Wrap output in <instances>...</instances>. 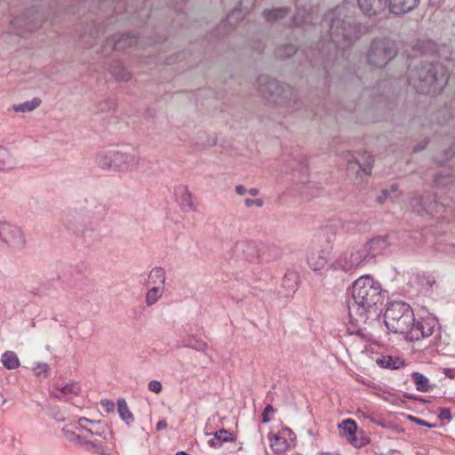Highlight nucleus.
Returning <instances> with one entry per match:
<instances>
[{
  "label": "nucleus",
  "mask_w": 455,
  "mask_h": 455,
  "mask_svg": "<svg viewBox=\"0 0 455 455\" xmlns=\"http://www.w3.org/2000/svg\"><path fill=\"white\" fill-rule=\"evenodd\" d=\"M112 74L119 81H128L131 78L130 72L121 63L113 67Z\"/></svg>",
  "instance_id": "36"
},
{
  "label": "nucleus",
  "mask_w": 455,
  "mask_h": 455,
  "mask_svg": "<svg viewBox=\"0 0 455 455\" xmlns=\"http://www.w3.org/2000/svg\"><path fill=\"white\" fill-rule=\"evenodd\" d=\"M140 158L138 156L116 151L114 160V171L132 172L138 168Z\"/></svg>",
  "instance_id": "9"
},
{
  "label": "nucleus",
  "mask_w": 455,
  "mask_h": 455,
  "mask_svg": "<svg viewBox=\"0 0 455 455\" xmlns=\"http://www.w3.org/2000/svg\"><path fill=\"white\" fill-rule=\"evenodd\" d=\"M447 82V68L439 62L420 60L408 68V83L419 93L440 92Z\"/></svg>",
  "instance_id": "4"
},
{
  "label": "nucleus",
  "mask_w": 455,
  "mask_h": 455,
  "mask_svg": "<svg viewBox=\"0 0 455 455\" xmlns=\"http://www.w3.org/2000/svg\"><path fill=\"white\" fill-rule=\"evenodd\" d=\"M63 435L69 443H71L76 448H82L85 436L77 435L74 431L63 428L62 430Z\"/></svg>",
  "instance_id": "29"
},
{
  "label": "nucleus",
  "mask_w": 455,
  "mask_h": 455,
  "mask_svg": "<svg viewBox=\"0 0 455 455\" xmlns=\"http://www.w3.org/2000/svg\"><path fill=\"white\" fill-rule=\"evenodd\" d=\"M242 17V12L238 9H234L228 15V18H227V21L231 24V25H234L235 22H234V20H238Z\"/></svg>",
  "instance_id": "44"
},
{
  "label": "nucleus",
  "mask_w": 455,
  "mask_h": 455,
  "mask_svg": "<svg viewBox=\"0 0 455 455\" xmlns=\"http://www.w3.org/2000/svg\"><path fill=\"white\" fill-rule=\"evenodd\" d=\"M288 13L287 8H275L273 10H265L263 16L267 21H275L285 17Z\"/></svg>",
  "instance_id": "34"
},
{
  "label": "nucleus",
  "mask_w": 455,
  "mask_h": 455,
  "mask_svg": "<svg viewBox=\"0 0 455 455\" xmlns=\"http://www.w3.org/2000/svg\"><path fill=\"white\" fill-rule=\"evenodd\" d=\"M88 452H92L99 455H110V448L99 440H91L85 437L83 446Z\"/></svg>",
  "instance_id": "19"
},
{
  "label": "nucleus",
  "mask_w": 455,
  "mask_h": 455,
  "mask_svg": "<svg viewBox=\"0 0 455 455\" xmlns=\"http://www.w3.org/2000/svg\"><path fill=\"white\" fill-rule=\"evenodd\" d=\"M73 219L74 221H72V220H68V228L74 231L75 233L81 234L84 236V238H86L88 236L87 230L85 228H82V225L81 223L78 222L76 217L74 216Z\"/></svg>",
  "instance_id": "39"
},
{
  "label": "nucleus",
  "mask_w": 455,
  "mask_h": 455,
  "mask_svg": "<svg viewBox=\"0 0 455 455\" xmlns=\"http://www.w3.org/2000/svg\"><path fill=\"white\" fill-rule=\"evenodd\" d=\"M412 380L416 385V389L419 392H428L431 389L429 379L422 373L414 371L411 374Z\"/></svg>",
  "instance_id": "25"
},
{
  "label": "nucleus",
  "mask_w": 455,
  "mask_h": 455,
  "mask_svg": "<svg viewBox=\"0 0 455 455\" xmlns=\"http://www.w3.org/2000/svg\"><path fill=\"white\" fill-rule=\"evenodd\" d=\"M6 403V400L5 399H3L2 400V404H4Z\"/></svg>",
  "instance_id": "63"
},
{
  "label": "nucleus",
  "mask_w": 455,
  "mask_h": 455,
  "mask_svg": "<svg viewBox=\"0 0 455 455\" xmlns=\"http://www.w3.org/2000/svg\"><path fill=\"white\" fill-rule=\"evenodd\" d=\"M0 239L16 248H22L26 243L22 230L8 222L0 223Z\"/></svg>",
  "instance_id": "8"
},
{
  "label": "nucleus",
  "mask_w": 455,
  "mask_h": 455,
  "mask_svg": "<svg viewBox=\"0 0 455 455\" xmlns=\"http://www.w3.org/2000/svg\"><path fill=\"white\" fill-rule=\"evenodd\" d=\"M81 392V387L76 382H72L62 387H57L52 395L59 400H68Z\"/></svg>",
  "instance_id": "17"
},
{
  "label": "nucleus",
  "mask_w": 455,
  "mask_h": 455,
  "mask_svg": "<svg viewBox=\"0 0 455 455\" xmlns=\"http://www.w3.org/2000/svg\"><path fill=\"white\" fill-rule=\"evenodd\" d=\"M166 274L163 267L153 268L148 275V282L156 286H164Z\"/></svg>",
  "instance_id": "24"
},
{
  "label": "nucleus",
  "mask_w": 455,
  "mask_h": 455,
  "mask_svg": "<svg viewBox=\"0 0 455 455\" xmlns=\"http://www.w3.org/2000/svg\"><path fill=\"white\" fill-rule=\"evenodd\" d=\"M116 151L101 152L97 156V164L103 170L114 171V160Z\"/></svg>",
  "instance_id": "22"
},
{
  "label": "nucleus",
  "mask_w": 455,
  "mask_h": 455,
  "mask_svg": "<svg viewBox=\"0 0 455 455\" xmlns=\"http://www.w3.org/2000/svg\"><path fill=\"white\" fill-rule=\"evenodd\" d=\"M164 292V286H154L146 295V304L152 306L163 296Z\"/></svg>",
  "instance_id": "32"
},
{
  "label": "nucleus",
  "mask_w": 455,
  "mask_h": 455,
  "mask_svg": "<svg viewBox=\"0 0 455 455\" xmlns=\"http://www.w3.org/2000/svg\"><path fill=\"white\" fill-rule=\"evenodd\" d=\"M384 321L390 331L403 334L411 341L426 339L431 335H435V339L441 337L436 318L427 316L416 322L412 308L403 301H393L388 304L384 314Z\"/></svg>",
  "instance_id": "1"
},
{
  "label": "nucleus",
  "mask_w": 455,
  "mask_h": 455,
  "mask_svg": "<svg viewBox=\"0 0 455 455\" xmlns=\"http://www.w3.org/2000/svg\"><path fill=\"white\" fill-rule=\"evenodd\" d=\"M235 190L239 196H244L247 194V189L243 185L235 186Z\"/></svg>",
  "instance_id": "51"
},
{
  "label": "nucleus",
  "mask_w": 455,
  "mask_h": 455,
  "mask_svg": "<svg viewBox=\"0 0 455 455\" xmlns=\"http://www.w3.org/2000/svg\"><path fill=\"white\" fill-rule=\"evenodd\" d=\"M91 36H92L93 40L95 39V36H93V33H91Z\"/></svg>",
  "instance_id": "64"
},
{
  "label": "nucleus",
  "mask_w": 455,
  "mask_h": 455,
  "mask_svg": "<svg viewBox=\"0 0 455 455\" xmlns=\"http://www.w3.org/2000/svg\"><path fill=\"white\" fill-rule=\"evenodd\" d=\"M376 363L381 368L398 370L403 366V361L398 356L382 355L376 359Z\"/></svg>",
  "instance_id": "21"
},
{
  "label": "nucleus",
  "mask_w": 455,
  "mask_h": 455,
  "mask_svg": "<svg viewBox=\"0 0 455 455\" xmlns=\"http://www.w3.org/2000/svg\"><path fill=\"white\" fill-rule=\"evenodd\" d=\"M259 92L270 102L275 104L294 107L296 104V93L291 87L282 84L277 80L267 76H261L258 79Z\"/></svg>",
  "instance_id": "5"
},
{
  "label": "nucleus",
  "mask_w": 455,
  "mask_h": 455,
  "mask_svg": "<svg viewBox=\"0 0 455 455\" xmlns=\"http://www.w3.org/2000/svg\"><path fill=\"white\" fill-rule=\"evenodd\" d=\"M419 0H387V8L390 13L402 15L414 10Z\"/></svg>",
  "instance_id": "12"
},
{
  "label": "nucleus",
  "mask_w": 455,
  "mask_h": 455,
  "mask_svg": "<svg viewBox=\"0 0 455 455\" xmlns=\"http://www.w3.org/2000/svg\"><path fill=\"white\" fill-rule=\"evenodd\" d=\"M273 411H274V408H273V406H272V405L267 404V405L265 407V409H264V411H263V412H262V414H261V417H262V422H263V423H267V422H269V421H270L269 413H270V412H273Z\"/></svg>",
  "instance_id": "48"
},
{
  "label": "nucleus",
  "mask_w": 455,
  "mask_h": 455,
  "mask_svg": "<svg viewBox=\"0 0 455 455\" xmlns=\"http://www.w3.org/2000/svg\"><path fill=\"white\" fill-rule=\"evenodd\" d=\"M96 36H99V30L98 29H95V32Z\"/></svg>",
  "instance_id": "62"
},
{
  "label": "nucleus",
  "mask_w": 455,
  "mask_h": 455,
  "mask_svg": "<svg viewBox=\"0 0 455 455\" xmlns=\"http://www.w3.org/2000/svg\"><path fill=\"white\" fill-rule=\"evenodd\" d=\"M339 428L340 435L346 437L352 445L355 447L362 445V443L356 438L357 426L355 420L351 419H345L339 425Z\"/></svg>",
  "instance_id": "13"
},
{
  "label": "nucleus",
  "mask_w": 455,
  "mask_h": 455,
  "mask_svg": "<svg viewBox=\"0 0 455 455\" xmlns=\"http://www.w3.org/2000/svg\"><path fill=\"white\" fill-rule=\"evenodd\" d=\"M216 434L218 436H220V443H228V442H233L234 441V435L231 432L221 428L219 431H216Z\"/></svg>",
  "instance_id": "41"
},
{
  "label": "nucleus",
  "mask_w": 455,
  "mask_h": 455,
  "mask_svg": "<svg viewBox=\"0 0 455 455\" xmlns=\"http://www.w3.org/2000/svg\"><path fill=\"white\" fill-rule=\"evenodd\" d=\"M259 191L256 188H251L250 189H247V194L251 196H256L259 195Z\"/></svg>",
  "instance_id": "56"
},
{
  "label": "nucleus",
  "mask_w": 455,
  "mask_h": 455,
  "mask_svg": "<svg viewBox=\"0 0 455 455\" xmlns=\"http://www.w3.org/2000/svg\"><path fill=\"white\" fill-rule=\"evenodd\" d=\"M175 455H188V454L186 451H180L176 452Z\"/></svg>",
  "instance_id": "60"
},
{
  "label": "nucleus",
  "mask_w": 455,
  "mask_h": 455,
  "mask_svg": "<svg viewBox=\"0 0 455 455\" xmlns=\"http://www.w3.org/2000/svg\"><path fill=\"white\" fill-rule=\"evenodd\" d=\"M445 155L447 156V158H451L453 156H455V144L452 145L447 151H445Z\"/></svg>",
  "instance_id": "55"
},
{
  "label": "nucleus",
  "mask_w": 455,
  "mask_h": 455,
  "mask_svg": "<svg viewBox=\"0 0 455 455\" xmlns=\"http://www.w3.org/2000/svg\"><path fill=\"white\" fill-rule=\"evenodd\" d=\"M297 276L295 274L285 275L283 280V285L287 287L289 291L294 292L297 289Z\"/></svg>",
  "instance_id": "38"
},
{
  "label": "nucleus",
  "mask_w": 455,
  "mask_h": 455,
  "mask_svg": "<svg viewBox=\"0 0 455 455\" xmlns=\"http://www.w3.org/2000/svg\"><path fill=\"white\" fill-rule=\"evenodd\" d=\"M41 104V100L39 98H34L31 100L25 101L20 104H15L12 106V109L15 112H31L37 108L39 105Z\"/></svg>",
  "instance_id": "28"
},
{
  "label": "nucleus",
  "mask_w": 455,
  "mask_h": 455,
  "mask_svg": "<svg viewBox=\"0 0 455 455\" xmlns=\"http://www.w3.org/2000/svg\"><path fill=\"white\" fill-rule=\"evenodd\" d=\"M148 389L156 394H159L162 391V384L158 380H151L148 383Z\"/></svg>",
  "instance_id": "47"
},
{
  "label": "nucleus",
  "mask_w": 455,
  "mask_h": 455,
  "mask_svg": "<svg viewBox=\"0 0 455 455\" xmlns=\"http://www.w3.org/2000/svg\"><path fill=\"white\" fill-rule=\"evenodd\" d=\"M297 52V47L294 44H288L277 48L275 55L278 58H290Z\"/></svg>",
  "instance_id": "37"
},
{
  "label": "nucleus",
  "mask_w": 455,
  "mask_h": 455,
  "mask_svg": "<svg viewBox=\"0 0 455 455\" xmlns=\"http://www.w3.org/2000/svg\"><path fill=\"white\" fill-rule=\"evenodd\" d=\"M349 4L344 3L325 13L322 26L329 28L330 44L345 51L359 37L360 30L355 18L349 15Z\"/></svg>",
  "instance_id": "3"
},
{
  "label": "nucleus",
  "mask_w": 455,
  "mask_h": 455,
  "mask_svg": "<svg viewBox=\"0 0 455 455\" xmlns=\"http://www.w3.org/2000/svg\"><path fill=\"white\" fill-rule=\"evenodd\" d=\"M363 14L373 16L380 14L387 8V0H357Z\"/></svg>",
  "instance_id": "10"
},
{
  "label": "nucleus",
  "mask_w": 455,
  "mask_h": 455,
  "mask_svg": "<svg viewBox=\"0 0 455 455\" xmlns=\"http://www.w3.org/2000/svg\"><path fill=\"white\" fill-rule=\"evenodd\" d=\"M49 366L46 363H38L36 367L34 368V372L36 376H44L48 375Z\"/></svg>",
  "instance_id": "42"
},
{
  "label": "nucleus",
  "mask_w": 455,
  "mask_h": 455,
  "mask_svg": "<svg viewBox=\"0 0 455 455\" xmlns=\"http://www.w3.org/2000/svg\"><path fill=\"white\" fill-rule=\"evenodd\" d=\"M363 244L367 251L368 258L371 259L381 253L387 248V241L385 236H378L366 243H363Z\"/></svg>",
  "instance_id": "16"
},
{
  "label": "nucleus",
  "mask_w": 455,
  "mask_h": 455,
  "mask_svg": "<svg viewBox=\"0 0 455 455\" xmlns=\"http://www.w3.org/2000/svg\"><path fill=\"white\" fill-rule=\"evenodd\" d=\"M137 43V37L128 34L116 35L106 43L105 48L111 44L116 51H122L128 47L132 46Z\"/></svg>",
  "instance_id": "15"
},
{
  "label": "nucleus",
  "mask_w": 455,
  "mask_h": 455,
  "mask_svg": "<svg viewBox=\"0 0 455 455\" xmlns=\"http://www.w3.org/2000/svg\"><path fill=\"white\" fill-rule=\"evenodd\" d=\"M317 47H318V53L322 54L323 45L321 44V45H318Z\"/></svg>",
  "instance_id": "59"
},
{
  "label": "nucleus",
  "mask_w": 455,
  "mask_h": 455,
  "mask_svg": "<svg viewBox=\"0 0 455 455\" xmlns=\"http://www.w3.org/2000/svg\"><path fill=\"white\" fill-rule=\"evenodd\" d=\"M2 363L8 370H14L20 366V361L14 352L7 351L2 355Z\"/></svg>",
  "instance_id": "30"
},
{
  "label": "nucleus",
  "mask_w": 455,
  "mask_h": 455,
  "mask_svg": "<svg viewBox=\"0 0 455 455\" xmlns=\"http://www.w3.org/2000/svg\"><path fill=\"white\" fill-rule=\"evenodd\" d=\"M409 419L414 423H416L417 425H419V426H422V427H428V428H433L435 427V424H431V423H428L427 421H425L419 418H417V417H414V416H410L409 417Z\"/></svg>",
  "instance_id": "45"
},
{
  "label": "nucleus",
  "mask_w": 455,
  "mask_h": 455,
  "mask_svg": "<svg viewBox=\"0 0 455 455\" xmlns=\"http://www.w3.org/2000/svg\"><path fill=\"white\" fill-rule=\"evenodd\" d=\"M330 249L314 251L307 256V263L311 269L318 271L323 269L330 259Z\"/></svg>",
  "instance_id": "11"
},
{
  "label": "nucleus",
  "mask_w": 455,
  "mask_h": 455,
  "mask_svg": "<svg viewBox=\"0 0 455 455\" xmlns=\"http://www.w3.org/2000/svg\"><path fill=\"white\" fill-rule=\"evenodd\" d=\"M453 179L450 175L439 173L435 176L434 182L437 187H446L451 183Z\"/></svg>",
  "instance_id": "40"
},
{
  "label": "nucleus",
  "mask_w": 455,
  "mask_h": 455,
  "mask_svg": "<svg viewBox=\"0 0 455 455\" xmlns=\"http://www.w3.org/2000/svg\"><path fill=\"white\" fill-rule=\"evenodd\" d=\"M307 58L309 59L311 65H314V60L309 57V55H307Z\"/></svg>",
  "instance_id": "61"
},
{
  "label": "nucleus",
  "mask_w": 455,
  "mask_h": 455,
  "mask_svg": "<svg viewBox=\"0 0 455 455\" xmlns=\"http://www.w3.org/2000/svg\"><path fill=\"white\" fill-rule=\"evenodd\" d=\"M208 436H211L210 439L207 441V443L209 446L212 448H220L221 447V443L220 441V436L217 435L216 432L214 434H206Z\"/></svg>",
  "instance_id": "43"
},
{
  "label": "nucleus",
  "mask_w": 455,
  "mask_h": 455,
  "mask_svg": "<svg viewBox=\"0 0 455 455\" xmlns=\"http://www.w3.org/2000/svg\"><path fill=\"white\" fill-rule=\"evenodd\" d=\"M453 371H455V370H452V369H445V375L449 378H452L453 377Z\"/></svg>",
  "instance_id": "58"
},
{
  "label": "nucleus",
  "mask_w": 455,
  "mask_h": 455,
  "mask_svg": "<svg viewBox=\"0 0 455 455\" xmlns=\"http://www.w3.org/2000/svg\"><path fill=\"white\" fill-rule=\"evenodd\" d=\"M15 165V161L5 148H0V169L10 170Z\"/></svg>",
  "instance_id": "33"
},
{
  "label": "nucleus",
  "mask_w": 455,
  "mask_h": 455,
  "mask_svg": "<svg viewBox=\"0 0 455 455\" xmlns=\"http://www.w3.org/2000/svg\"><path fill=\"white\" fill-rule=\"evenodd\" d=\"M244 204L246 207L250 208V207H252V206H256V207H262L263 206V200L262 199H250V198H246L244 200Z\"/></svg>",
  "instance_id": "46"
},
{
  "label": "nucleus",
  "mask_w": 455,
  "mask_h": 455,
  "mask_svg": "<svg viewBox=\"0 0 455 455\" xmlns=\"http://www.w3.org/2000/svg\"><path fill=\"white\" fill-rule=\"evenodd\" d=\"M439 418L441 419H447L450 421L451 419V414L450 408H446V407L440 408Z\"/></svg>",
  "instance_id": "49"
},
{
  "label": "nucleus",
  "mask_w": 455,
  "mask_h": 455,
  "mask_svg": "<svg viewBox=\"0 0 455 455\" xmlns=\"http://www.w3.org/2000/svg\"><path fill=\"white\" fill-rule=\"evenodd\" d=\"M92 427L87 429V432L91 435L100 436L106 441L112 438V432L107 425H102L100 421H92Z\"/></svg>",
  "instance_id": "23"
},
{
  "label": "nucleus",
  "mask_w": 455,
  "mask_h": 455,
  "mask_svg": "<svg viewBox=\"0 0 455 455\" xmlns=\"http://www.w3.org/2000/svg\"><path fill=\"white\" fill-rule=\"evenodd\" d=\"M101 406L107 412H112L115 411V403L114 402L110 400H102L101 401Z\"/></svg>",
  "instance_id": "50"
},
{
  "label": "nucleus",
  "mask_w": 455,
  "mask_h": 455,
  "mask_svg": "<svg viewBox=\"0 0 455 455\" xmlns=\"http://www.w3.org/2000/svg\"><path fill=\"white\" fill-rule=\"evenodd\" d=\"M397 185L394 184L391 186L390 189L381 190L380 195L377 197V202L379 204H383L387 199L395 200L399 196V193H397Z\"/></svg>",
  "instance_id": "35"
},
{
  "label": "nucleus",
  "mask_w": 455,
  "mask_h": 455,
  "mask_svg": "<svg viewBox=\"0 0 455 455\" xmlns=\"http://www.w3.org/2000/svg\"><path fill=\"white\" fill-rule=\"evenodd\" d=\"M234 252L237 256H244L247 259H252L259 256L257 243L254 241H238L234 246Z\"/></svg>",
  "instance_id": "14"
},
{
  "label": "nucleus",
  "mask_w": 455,
  "mask_h": 455,
  "mask_svg": "<svg viewBox=\"0 0 455 455\" xmlns=\"http://www.w3.org/2000/svg\"><path fill=\"white\" fill-rule=\"evenodd\" d=\"M347 166L349 169H353L357 166L364 174H370L372 166V156H368L365 163L362 164L357 158L352 156V160L347 161Z\"/></svg>",
  "instance_id": "27"
},
{
  "label": "nucleus",
  "mask_w": 455,
  "mask_h": 455,
  "mask_svg": "<svg viewBox=\"0 0 455 455\" xmlns=\"http://www.w3.org/2000/svg\"><path fill=\"white\" fill-rule=\"evenodd\" d=\"M84 422H89V423H91V424H92V420H90V419H86V418H80V419H79V420H78V426H79L81 428H83V429H84V430H86V431H87V429H89V428H88V427H86L84 425H83V423H84Z\"/></svg>",
  "instance_id": "52"
},
{
  "label": "nucleus",
  "mask_w": 455,
  "mask_h": 455,
  "mask_svg": "<svg viewBox=\"0 0 455 455\" xmlns=\"http://www.w3.org/2000/svg\"><path fill=\"white\" fill-rule=\"evenodd\" d=\"M435 203L427 202L425 197L414 196L410 202L411 209L421 214L424 212H431L435 211Z\"/></svg>",
  "instance_id": "20"
},
{
  "label": "nucleus",
  "mask_w": 455,
  "mask_h": 455,
  "mask_svg": "<svg viewBox=\"0 0 455 455\" xmlns=\"http://www.w3.org/2000/svg\"><path fill=\"white\" fill-rule=\"evenodd\" d=\"M369 259L367 251L363 243L348 247L331 265L334 269L348 271L359 267Z\"/></svg>",
  "instance_id": "7"
},
{
  "label": "nucleus",
  "mask_w": 455,
  "mask_h": 455,
  "mask_svg": "<svg viewBox=\"0 0 455 455\" xmlns=\"http://www.w3.org/2000/svg\"><path fill=\"white\" fill-rule=\"evenodd\" d=\"M349 294L348 315L355 323H366L370 315L376 314L377 306L383 301L381 285L370 275L357 278L349 289Z\"/></svg>",
  "instance_id": "2"
},
{
  "label": "nucleus",
  "mask_w": 455,
  "mask_h": 455,
  "mask_svg": "<svg viewBox=\"0 0 455 455\" xmlns=\"http://www.w3.org/2000/svg\"><path fill=\"white\" fill-rule=\"evenodd\" d=\"M397 54L395 42L389 39H375L371 42L367 60L369 64L382 68Z\"/></svg>",
  "instance_id": "6"
},
{
  "label": "nucleus",
  "mask_w": 455,
  "mask_h": 455,
  "mask_svg": "<svg viewBox=\"0 0 455 455\" xmlns=\"http://www.w3.org/2000/svg\"><path fill=\"white\" fill-rule=\"evenodd\" d=\"M175 196L180 206L184 212H190L194 209L191 194L187 187H178L175 189Z\"/></svg>",
  "instance_id": "18"
},
{
  "label": "nucleus",
  "mask_w": 455,
  "mask_h": 455,
  "mask_svg": "<svg viewBox=\"0 0 455 455\" xmlns=\"http://www.w3.org/2000/svg\"><path fill=\"white\" fill-rule=\"evenodd\" d=\"M116 405L120 418L125 421L127 425H131V423L134 420V418L128 408L126 401L124 398H120L117 400Z\"/></svg>",
  "instance_id": "26"
},
{
  "label": "nucleus",
  "mask_w": 455,
  "mask_h": 455,
  "mask_svg": "<svg viewBox=\"0 0 455 455\" xmlns=\"http://www.w3.org/2000/svg\"><path fill=\"white\" fill-rule=\"evenodd\" d=\"M293 22L297 26L303 25L304 23H307V20L303 18L299 19V13L295 15Z\"/></svg>",
  "instance_id": "53"
},
{
  "label": "nucleus",
  "mask_w": 455,
  "mask_h": 455,
  "mask_svg": "<svg viewBox=\"0 0 455 455\" xmlns=\"http://www.w3.org/2000/svg\"><path fill=\"white\" fill-rule=\"evenodd\" d=\"M166 427H167V422L164 419L158 421L157 424H156V430L157 431L165 429Z\"/></svg>",
  "instance_id": "54"
},
{
  "label": "nucleus",
  "mask_w": 455,
  "mask_h": 455,
  "mask_svg": "<svg viewBox=\"0 0 455 455\" xmlns=\"http://www.w3.org/2000/svg\"><path fill=\"white\" fill-rule=\"evenodd\" d=\"M268 439L272 450L276 453L283 452L287 449V442L277 435H269Z\"/></svg>",
  "instance_id": "31"
},
{
  "label": "nucleus",
  "mask_w": 455,
  "mask_h": 455,
  "mask_svg": "<svg viewBox=\"0 0 455 455\" xmlns=\"http://www.w3.org/2000/svg\"><path fill=\"white\" fill-rule=\"evenodd\" d=\"M207 347V344L205 342H198L196 346H195V348H196L197 350H203L204 349L205 347Z\"/></svg>",
  "instance_id": "57"
}]
</instances>
